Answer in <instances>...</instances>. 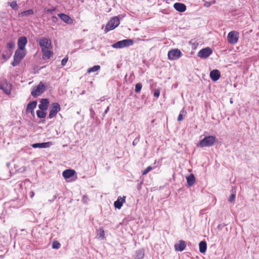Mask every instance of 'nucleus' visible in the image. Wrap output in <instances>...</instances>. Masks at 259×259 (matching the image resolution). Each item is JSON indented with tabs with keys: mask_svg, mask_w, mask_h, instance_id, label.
Wrapping results in <instances>:
<instances>
[{
	"mask_svg": "<svg viewBox=\"0 0 259 259\" xmlns=\"http://www.w3.org/2000/svg\"><path fill=\"white\" fill-rule=\"evenodd\" d=\"M186 246V242L183 240H180L178 243H176L175 245L176 250L180 251H183L185 248Z\"/></svg>",
	"mask_w": 259,
	"mask_h": 259,
	"instance_id": "f3484780",
	"label": "nucleus"
},
{
	"mask_svg": "<svg viewBox=\"0 0 259 259\" xmlns=\"http://www.w3.org/2000/svg\"><path fill=\"white\" fill-rule=\"evenodd\" d=\"M113 29V17L111 18L109 21V22L107 24L105 31L106 33L107 32Z\"/></svg>",
	"mask_w": 259,
	"mask_h": 259,
	"instance_id": "5701e85b",
	"label": "nucleus"
},
{
	"mask_svg": "<svg viewBox=\"0 0 259 259\" xmlns=\"http://www.w3.org/2000/svg\"><path fill=\"white\" fill-rule=\"evenodd\" d=\"M37 105V101H33L30 103H29L27 106L26 108V111L27 112H30L31 114L34 113V109L36 108Z\"/></svg>",
	"mask_w": 259,
	"mask_h": 259,
	"instance_id": "a211bd4d",
	"label": "nucleus"
},
{
	"mask_svg": "<svg viewBox=\"0 0 259 259\" xmlns=\"http://www.w3.org/2000/svg\"><path fill=\"white\" fill-rule=\"evenodd\" d=\"M215 137L212 136H209L205 137L203 139L200 141L198 146L200 147H210L213 145L215 141Z\"/></svg>",
	"mask_w": 259,
	"mask_h": 259,
	"instance_id": "f257e3e1",
	"label": "nucleus"
},
{
	"mask_svg": "<svg viewBox=\"0 0 259 259\" xmlns=\"http://www.w3.org/2000/svg\"><path fill=\"white\" fill-rule=\"evenodd\" d=\"M239 34L236 31L230 32L227 36L228 42L231 44H235L237 42L239 39Z\"/></svg>",
	"mask_w": 259,
	"mask_h": 259,
	"instance_id": "423d86ee",
	"label": "nucleus"
},
{
	"mask_svg": "<svg viewBox=\"0 0 259 259\" xmlns=\"http://www.w3.org/2000/svg\"><path fill=\"white\" fill-rule=\"evenodd\" d=\"M195 181L194 176L193 174H191L187 177V182L189 186H192L193 185Z\"/></svg>",
	"mask_w": 259,
	"mask_h": 259,
	"instance_id": "b1692460",
	"label": "nucleus"
},
{
	"mask_svg": "<svg viewBox=\"0 0 259 259\" xmlns=\"http://www.w3.org/2000/svg\"><path fill=\"white\" fill-rule=\"evenodd\" d=\"M153 167L151 166H148L146 169H145L142 171V175H146L150 171H151L152 169H153Z\"/></svg>",
	"mask_w": 259,
	"mask_h": 259,
	"instance_id": "f704fd0d",
	"label": "nucleus"
},
{
	"mask_svg": "<svg viewBox=\"0 0 259 259\" xmlns=\"http://www.w3.org/2000/svg\"><path fill=\"white\" fill-rule=\"evenodd\" d=\"M68 61V58H64L61 61V64L62 66H65Z\"/></svg>",
	"mask_w": 259,
	"mask_h": 259,
	"instance_id": "ea45409f",
	"label": "nucleus"
},
{
	"mask_svg": "<svg viewBox=\"0 0 259 259\" xmlns=\"http://www.w3.org/2000/svg\"><path fill=\"white\" fill-rule=\"evenodd\" d=\"M50 49H46L41 50V52L42 53V59H49L51 58V57L53 55V53L52 51L50 50Z\"/></svg>",
	"mask_w": 259,
	"mask_h": 259,
	"instance_id": "412c9836",
	"label": "nucleus"
},
{
	"mask_svg": "<svg viewBox=\"0 0 259 259\" xmlns=\"http://www.w3.org/2000/svg\"><path fill=\"white\" fill-rule=\"evenodd\" d=\"M75 171L73 169H68L64 170L62 175L65 179H69L74 175Z\"/></svg>",
	"mask_w": 259,
	"mask_h": 259,
	"instance_id": "6ab92c4d",
	"label": "nucleus"
},
{
	"mask_svg": "<svg viewBox=\"0 0 259 259\" xmlns=\"http://www.w3.org/2000/svg\"><path fill=\"white\" fill-rule=\"evenodd\" d=\"M11 7L14 10H17L18 9V6L16 1H13L9 3Z\"/></svg>",
	"mask_w": 259,
	"mask_h": 259,
	"instance_id": "7c9ffc66",
	"label": "nucleus"
},
{
	"mask_svg": "<svg viewBox=\"0 0 259 259\" xmlns=\"http://www.w3.org/2000/svg\"><path fill=\"white\" fill-rule=\"evenodd\" d=\"M52 20L53 22H56L58 21V18L56 16H53L52 17Z\"/></svg>",
	"mask_w": 259,
	"mask_h": 259,
	"instance_id": "79ce46f5",
	"label": "nucleus"
},
{
	"mask_svg": "<svg viewBox=\"0 0 259 259\" xmlns=\"http://www.w3.org/2000/svg\"><path fill=\"white\" fill-rule=\"evenodd\" d=\"M174 8L180 12H184L186 10V6L182 3H176L174 5Z\"/></svg>",
	"mask_w": 259,
	"mask_h": 259,
	"instance_id": "aec40b11",
	"label": "nucleus"
},
{
	"mask_svg": "<svg viewBox=\"0 0 259 259\" xmlns=\"http://www.w3.org/2000/svg\"><path fill=\"white\" fill-rule=\"evenodd\" d=\"M61 107L59 103H53L52 104L51 108L50 110V113L49 115V118L51 119L56 116L57 113L60 111Z\"/></svg>",
	"mask_w": 259,
	"mask_h": 259,
	"instance_id": "0eeeda50",
	"label": "nucleus"
},
{
	"mask_svg": "<svg viewBox=\"0 0 259 259\" xmlns=\"http://www.w3.org/2000/svg\"><path fill=\"white\" fill-rule=\"evenodd\" d=\"M54 10H55V9H48L47 10V12H52Z\"/></svg>",
	"mask_w": 259,
	"mask_h": 259,
	"instance_id": "37998d69",
	"label": "nucleus"
},
{
	"mask_svg": "<svg viewBox=\"0 0 259 259\" xmlns=\"http://www.w3.org/2000/svg\"><path fill=\"white\" fill-rule=\"evenodd\" d=\"M124 17L123 15H118V16H114V29L117 27L120 24V20Z\"/></svg>",
	"mask_w": 259,
	"mask_h": 259,
	"instance_id": "a878e982",
	"label": "nucleus"
},
{
	"mask_svg": "<svg viewBox=\"0 0 259 259\" xmlns=\"http://www.w3.org/2000/svg\"><path fill=\"white\" fill-rule=\"evenodd\" d=\"M199 251L201 253H204L206 250L207 244L205 241H201L199 244Z\"/></svg>",
	"mask_w": 259,
	"mask_h": 259,
	"instance_id": "4be33fe9",
	"label": "nucleus"
},
{
	"mask_svg": "<svg viewBox=\"0 0 259 259\" xmlns=\"http://www.w3.org/2000/svg\"><path fill=\"white\" fill-rule=\"evenodd\" d=\"M12 54V51L9 50V51H8L7 52V54H3L2 55V58L4 60H7V59H8L9 58H10V57L11 56Z\"/></svg>",
	"mask_w": 259,
	"mask_h": 259,
	"instance_id": "c756f323",
	"label": "nucleus"
},
{
	"mask_svg": "<svg viewBox=\"0 0 259 259\" xmlns=\"http://www.w3.org/2000/svg\"><path fill=\"white\" fill-rule=\"evenodd\" d=\"M108 109H109V107H107V108L106 109V110L104 112L105 114L107 113Z\"/></svg>",
	"mask_w": 259,
	"mask_h": 259,
	"instance_id": "a18cd8bd",
	"label": "nucleus"
},
{
	"mask_svg": "<svg viewBox=\"0 0 259 259\" xmlns=\"http://www.w3.org/2000/svg\"><path fill=\"white\" fill-rule=\"evenodd\" d=\"M181 54V51L179 49L170 50L168 53V58L169 60H176L178 59Z\"/></svg>",
	"mask_w": 259,
	"mask_h": 259,
	"instance_id": "9d476101",
	"label": "nucleus"
},
{
	"mask_svg": "<svg viewBox=\"0 0 259 259\" xmlns=\"http://www.w3.org/2000/svg\"><path fill=\"white\" fill-rule=\"evenodd\" d=\"M34 195V193L33 192H31L30 193V197L32 198Z\"/></svg>",
	"mask_w": 259,
	"mask_h": 259,
	"instance_id": "c03bdc74",
	"label": "nucleus"
},
{
	"mask_svg": "<svg viewBox=\"0 0 259 259\" xmlns=\"http://www.w3.org/2000/svg\"><path fill=\"white\" fill-rule=\"evenodd\" d=\"M133 144L134 145H135V144H136L135 140L134 141Z\"/></svg>",
	"mask_w": 259,
	"mask_h": 259,
	"instance_id": "de8ad7c7",
	"label": "nucleus"
},
{
	"mask_svg": "<svg viewBox=\"0 0 259 259\" xmlns=\"http://www.w3.org/2000/svg\"><path fill=\"white\" fill-rule=\"evenodd\" d=\"M58 16L62 21L67 24H72L73 23V20L71 18L66 14L60 13L58 14Z\"/></svg>",
	"mask_w": 259,
	"mask_h": 259,
	"instance_id": "dca6fc26",
	"label": "nucleus"
},
{
	"mask_svg": "<svg viewBox=\"0 0 259 259\" xmlns=\"http://www.w3.org/2000/svg\"><path fill=\"white\" fill-rule=\"evenodd\" d=\"M12 84L9 83L6 79H4L3 80L0 82V89L3 90L6 94H10Z\"/></svg>",
	"mask_w": 259,
	"mask_h": 259,
	"instance_id": "6e6552de",
	"label": "nucleus"
},
{
	"mask_svg": "<svg viewBox=\"0 0 259 259\" xmlns=\"http://www.w3.org/2000/svg\"><path fill=\"white\" fill-rule=\"evenodd\" d=\"M27 42V39L25 36L19 38L18 40V50H24Z\"/></svg>",
	"mask_w": 259,
	"mask_h": 259,
	"instance_id": "9b49d317",
	"label": "nucleus"
},
{
	"mask_svg": "<svg viewBox=\"0 0 259 259\" xmlns=\"http://www.w3.org/2000/svg\"><path fill=\"white\" fill-rule=\"evenodd\" d=\"M44 111L40 110L36 111V115L38 118H44L46 116L47 113Z\"/></svg>",
	"mask_w": 259,
	"mask_h": 259,
	"instance_id": "c85d7f7f",
	"label": "nucleus"
},
{
	"mask_svg": "<svg viewBox=\"0 0 259 259\" xmlns=\"http://www.w3.org/2000/svg\"><path fill=\"white\" fill-rule=\"evenodd\" d=\"M235 198V194H232L230 196L228 201L232 203V202H233L234 201Z\"/></svg>",
	"mask_w": 259,
	"mask_h": 259,
	"instance_id": "4c0bfd02",
	"label": "nucleus"
},
{
	"mask_svg": "<svg viewBox=\"0 0 259 259\" xmlns=\"http://www.w3.org/2000/svg\"><path fill=\"white\" fill-rule=\"evenodd\" d=\"M220 72L217 69H214L210 72V77L214 81L218 80L220 78Z\"/></svg>",
	"mask_w": 259,
	"mask_h": 259,
	"instance_id": "ddd939ff",
	"label": "nucleus"
},
{
	"mask_svg": "<svg viewBox=\"0 0 259 259\" xmlns=\"http://www.w3.org/2000/svg\"><path fill=\"white\" fill-rule=\"evenodd\" d=\"M133 40L131 39H124L114 43V48H123L133 45Z\"/></svg>",
	"mask_w": 259,
	"mask_h": 259,
	"instance_id": "39448f33",
	"label": "nucleus"
},
{
	"mask_svg": "<svg viewBox=\"0 0 259 259\" xmlns=\"http://www.w3.org/2000/svg\"><path fill=\"white\" fill-rule=\"evenodd\" d=\"M97 236H98V237L99 238L103 239L104 238V230L100 228L98 231Z\"/></svg>",
	"mask_w": 259,
	"mask_h": 259,
	"instance_id": "2f4dec72",
	"label": "nucleus"
},
{
	"mask_svg": "<svg viewBox=\"0 0 259 259\" xmlns=\"http://www.w3.org/2000/svg\"><path fill=\"white\" fill-rule=\"evenodd\" d=\"M142 87V85L141 83H138L136 84L135 86V92L139 93L140 92Z\"/></svg>",
	"mask_w": 259,
	"mask_h": 259,
	"instance_id": "72a5a7b5",
	"label": "nucleus"
},
{
	"mask_svg": "<svg viewBox=\"0 0 259 259\" xmlns=\"http://www.w3.org/2000/svg\"><path fill=\"white\" fill-rule=\"evenodd\" d=\"M125 196L118 197L117 200L114 201V207L120 209L123 203L125 202Z\"/></svg>",
	"mask_w": 259,
	"mask_h": 259,
	"instance_id": "f8f14e48",
	"label": "nucleus"
},
{
	"mask_svg": "<svg viewBox=\"0 0 259 259\" xmlns=\"http://www.w3.org/2000/svg\"><path fill=\"white\" fill-rule=\"evenodd\" d=\"M33 13V11L32 9H29L21 12L19 15L21 17L28 16L32 15Z\"/></svg>",
	"mask_w": 259,
	"mask_h": 259,
	"instance_id": "bb28decb",
	"label": "nucleus"
},
{
	"mask_svg": "<svg viewBox=\"0 0 259 259\" xmlns=\"http://www.w3.org/2000/svg\"><path fill=\"white\" fill-rule=\"evenodd\" d=\"M61 246L59 242L57 241H55L53 242L52 248L54 249H59Z\"/></svg>",
	"mask_w": 259,
	"mask_h": 259,
	"instance_id": "473e14b6",
	"label": "nucleus"
},
{
	"mask_svg": "<svg viewBox=\"0 0 259 259\" xmlns=\"http://www.w3.org/2000/svg\"><path fill=\"white\" fill-rule=\"evenodd\" d=\"M184 112V110H182L180 114L179 115L178 118V121H181L183 120V112Z\"/></svg>",
	"mask_w": 259,
	"mask_h": 259,
	"instance_id": "58836bf2",
	"label": "nucleus"
},
{
	"mask_svg": "<svg viewBox=\"0 0 259 259\" xmlns=\"http://www.w3.org/2000/svg\"><path fill=\"white\" fill-rule=\"evenodd\" d=\"M101 67L100 65H95L92 67L89 68L88 69V73H90L92 72H96L100 69Z\"/></svg>",
	"mask_w": 259,
	"mask_h": 259,
	"instance_id": "cd10ccee",
	"label": "nucleus"
},
{
	"mask_svg": "<svg viewBox=\"0 0 259 259\" xmlns=\"http://www.w3.org/2000/svg\"><path fill=\"white\" fill-rule=\"evenodd\" d=\"M159 94H160V91L159 90H156L155 91L154 93V97L158 98L159 96Z\"/></svg>",
	"mask_w": 259,
	"mask_h": 259,
	"instance_id": "a19ab883",
	"label": "nucleus"
},
{
	"mask_svg": "<svg viewBox=\"0 0 259 259\" xmlns=\"http://www.w3.org/2000/svg\"><path fill=\"white\" fill-rule=\"evenodd\" d=\"M230 103H231V104L233 103V100H232V99H230Z\"/></svg>",
	"mask_w": 259,
	"mask_h": 259,
	"instance_id": "49530a36",
	"label": "nucleus"
},
{
	"mask_svg": "<svg viewBox=\"0 0 259 259\" xmlns=\"http://www.w3.org/2000/svg\"><path fill=\"white\" fill-rule=\"evenodd\" d=\"M214 3H215L214 1H212L211 2H205L204 4V6H205L206 7H209L211 5V4H214Z\"/></svg>",
	"mask_w": 259,
	"mask_h": 259,
	"instance_id": "c9c22d12",
	"label": "nucleus"
},
{
	"mask_svg": "<svg viewBox=\"0 0 259 259\" xmlns=\"http://www.w3.org/2000/svg\"><path fill=\"white\" fill-rule=\"evenodd\" d=\"M49 103V101L47 99H42L38 107L41 110H46L48 108Z\"/></svg>",
	"mask_w": 259,
	"mask_h": 259,
	"instance_id": "4468645a",
	"label": "nucleus"
},
{
	"mask_svg": "<svg viewBox=\"0 0 259 259\" xmlns=\"http://www.w3.org/2000/svg\"><path fill=\"white\" fill-rule=\"evenodd\" d=\"M46 90V87L42 82H40L39 83L33 88L31 92V95L33 97H37L41 95Z\"/></svg>",
	"mask_w": 259,
	"mask_h": 259,
	"instance_id": "f03ea898",
	"label": "nucleus"
},
{
	"mask_svg": "<svg viewBox=\"0 0 259 259\" xmlns=\"http://www.w3.org/2000/svg\"><path fill=\"white\" fill-rule=\"evenodd\" d=\"M52 143L51 142L34 143L32 145V147L34 148H46L50 147Z\"/></svg>",
	"mask_w": 259,
	"mask_h": 259,
	"instance_id": "2eb2a0df",
	"label": "nucleus"
},
{
	"mask_svg": "<svg viewBox=\"0 0 259 259\" xmlns=\"http://www.w3.org/2000/svg\"><path fill=\"white\" fill-rule=\"evenodd\" d=\"M212 53V50L209 47L201 49L198 53L197 56L201 58H207Z\"/></svg>",
	"mask_w": 259,
	"mask_h": 259,
	"instance_id": "1a4fd4ad",
	"label": "nucleus"
},
{
	"mask_svg": "<svg viewBox=\"0 0 259 259\" xmlns=\"http://www.w3.org/2000/svg\"><path fill=\"white\" fill-rule=\"evenodd\" d=\"M25 56V53L23 50H17L14 56V61L12 65L14 67L18 65Z\"/></svg>",
	"mask_w": 259,
	"mask_h": 259,
	"instance_id": "7ed1b4c3",
	"label": "nucleus"
},
{
	"mask_svg": "<svg viewBox=\"0 0 259 259\" xmlns=\"http://www.w3.org/2000/svg\"><path fill=\"white\" fill-rule=\"evenodd\" d=\"M144 256V250L140 249L136 251L135 259H142Z\"/></svg>",
	"mask_w": 259,
	"mask_h": 259,
	"instance_id": "393cba45",
	"label": "nucleus"
},
{
	"mask_svg": "<svg viewBox=\"0 0 259 259\" xmlns=\"http://www.w3.org/2000/svg\"><path fill=\"white\" fill-rule=\"evenodd\" d=\"M14 47H15L14 41H11L9 42L7 44V47L10 49H13L14 48Z\"/></svg>",
	"mask_w": 259,
	"mask_h": 259,
	"instance_id": "e433bc0d",
	"label": "nucleus"
},
{
	"mask_svg": "<svg viewBox=\"0 0 259 259\" xmlns=\"http://www.w3.org/2000/svg\"><path fill=\"white\" fill-rule=\"evenodd\" d=\"M36 41L39 44L41 50L52 48L51 40L49 38L44 37L38 39Z\"/></svg>",
	"mask_w": 259,
	"mask_h": 259,
	"instance_id": "20e7f679",
	"label": "nucleus"
}]
</instances>
